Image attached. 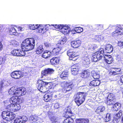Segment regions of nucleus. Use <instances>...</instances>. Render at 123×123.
Returning a JSON list of instances; mask_svg holds the SVG:
<instances>
[{"instance_id": "nucleus-56", "label": "nucleus", "mask_w": 123, "mask_h": 123, "mask_svg": "<svg viewBox=\"0 0 123 123\" xmlns=\"http://www.w3.org/2000/svg\"><path fill=\"white\" fill-rule=\"evenodd\" d=\"M29 28L31 30H35V25H30L29 26Z\"/></svg>"}, {"instance_id": "nucleus-38", "label": "nucleus", "mask_w": 123, "mask_h": 123, "mask_svg": "<svg viewBox=\"0 0 123 123\" xmlns=\"http://www.w3.org/2000/svg\"><path fill=\"white\" fill-rule=\"evenodd\" d=\"M83 63L85 64L88 65H89L90 63V62L89 58L86 57V58H85Z\"/></svg>"}, {"instance_id": "nucleus-42", "label": "nucleus", "mask_w": 123, "mask_h": 123, "mask_svg": "<svg viewBox=\"0 0 123 123\" xmlns=\"http://www.w3.org/2000/svg\"><path fill=\"white\" fill-rule=\"evenodd\" d=\"M50 119L52 123H58V122L57 121V119L55 118L54 117H52L50 118Z\"/></svg>"}, {"instance_id": "nucleus-64", "label": "nucleus", "mask_w": 123, "mask_h": 123, "mask_svg": "<svg viewBox=\"0 0 123 123\" xmlns=\"http://www.w3.org/2000/svg\"><path fill=\"white\" fill-rule=\"evenodd\" d=\"M119 45L120 46H123V42L120 41L118 42Z\"/></svg>"}, {"instance_id": "nucleus-52", "label": "nucleus", "mask_w": 123, "mask_h": 123, "mask_svg": "<svg viewBox=\"0 0 123 123\" xmlns=\"http://www.w3.org/2000/svg\"><path fill=\"white\" fill-rule=\"evenodd\" d=\"M7 81L4 80H3L1 82V85L2 86H3V85H4V86H5L7 85Z\"/></svg>"}, {"instance_id": "nucleus-62", "label": "nucleus", "mask_w": 123, "mask_h": 123, "mask_svg": "<svg viewBox=\"0 0 123 123\" xmlns=\"http://www.w3.org/2000/svg\"><path fill=\"white\" fill-rule=\"evenodd\" d=\"M76 68L78 69V66H77L76 65H74L71 67V69H74Z\"/></svg>"}, {"instance_id": "nucleus-15", "label": "nucleus", "mask_w": 123, "mask_h": 123, "mask_svg": "<svg viewBox=\"0 0 123 123\" xmlns=\"http://www.w3.org/2000/svg\"><path fill=\"white\" fill-rule=\"evenodd\" d=\"M53 94H52L47 93L45 94L43 96V99L45 102H47L52 99Z\"/></svg>"}, {"instance_id": "nucleus-21", "label": "nucleus", "mask_w": 123, "mask_h": 123, "mask_svg": "<svg viewBox=\"0 0 123 123\" xmlns=\"http://www.w3.org/2000/svg\"><path fill=\"white\" fill-rule=\"evenodd\" d=\"M68 56L69 59L75 61L78 58V55L76 54H67Z\"/></svg>"}, {"instance_id": "nucleus-26", "label": "nucleus", "mask_w": 123, "mask_h": 123, "mask_svg": "<svg viewBox=\"0 0 123 123\" xmlns=\"http://www.w3.org/2000/svg\"><path fill=\"white\" fill-rule=\"evenodd\" d=\"M68 72L65 71L61 74L60 75V77L62 79H65V78L68 76Z\"/></svg>"}, {"instance_id": "nucleus-55", "label": "nucleus", "mask_w": 123, "mask_h": 123, "mask_svg": "<svg viewBox=\"0 0 123 123\" xmlns=\"http://www.w3.org/2000/svg\"><path fill=\"white\" fill-rule=\"evenodd\" d=\"M45 46L47 48L49 47L51 45L50 43L48 42H45L44 43Z\"/></svg>"}, {"instance_id": "nucleus-49", "label": "nucleus", "mask_w": 123, "mask_h": 123, "mask_svg": "<svg viewBox=\"0 0 123 123\" xmlns=\"http://www.w3.org/2000/svg\"><path fill=\"white\" fill-rule=\"evenodd\" d=\"M20 119H22V122H23V123L28 120V118L26 116H23Z\"/></svg>"}, {"instance_id": "nucleus-2", "label": "nucleus", "mask_w": 123, "mask_h": 123, "mask_svg": "<svg viewBox=\"0 0 123 123\" xmlns=\"http://www.w3.org/2000/svg\"><path fill=\"white\" fill-rule=\"evenodd\" d=\"M85 95L84 92H78L75 95V101L78 106L80 105L84 102Z\"/></svg>"}, {"instance_id": "nucleus-39", "label": "nucleus", "mask_w": 123, "mask_h": 123, "mask_svg": "<svg viewBox=\"0 0 123 123\" xmlns=\"http://www.w3.org/2000/svg\"><path fill=\"white\" fill-rule=\"evenodd\" d=\"M120 104L118 103H116L113 106V108L115 109L114 110L116 111L118 110L119 108V106Z\"/></svg>"}, {"instance_id": "nucleus-29", "label": "nucleus", "mask_w": 123, "mask_h": 123, "mask_svg": "<svg viewBox=\"0 0 123 123\" xmlns=\"http://www.w3.org/2000/svg\"><path fill=\"white\" fill-rule=\"evenodd\" d=\"M50 62L52 65L57 64L59 62V61L56 58H53L50 60Z\"/></svg>"}, {"instance_id": "nucleus-16", "label": "nucleus", "mask_w": 123, "mask_h": 123, "mask_svg": "<svg viewBox=\"0 0 123 123\" xmlns=\"http://www.w3.org/2000/svg\"><path fill=\"white\" fill-rule=\"evenodd\" d=\"M105 110V107L103 106H99L96 109L95 112L98 114H100L102 113V112L104 111Z\"/></svg>"}, {"instance_id": "nucleus-54", "label": "nucleus", "mask_w": 123, "mask_h": 123, "mask_svg": "<svg viewBox=\"0 0 123 123\" xmlns=\"http://www.w3.org/2000/svg\"><path fill=\"white\" fill-rule=\"evenodd\" d=\"M42 56L45 58L49 57L50 56V54H42Z\"/></svg>"}, {"instance_id": "nucleus-47", "label": "nucleus", "mask_w": 123, "mask_h": 123, "mask_svg": "<svg viewBox=\"0 0 123 123\" xmlns=\"http://www.w3.org/2000/svg\"><path fill=\"white\" fill-rule=\"evenodd\" d=\"M66 42V39L63 38L60 41V43H58L57 44V46L59 45V44L62 45L63 44Z\"/></svg>"}, {"instance_id": "nucleus-20", "label": "nucleus", "mask_w": 123, "mask_h": 123, "mask_svg": "<svg viewBox=\"0 0 123 123\" xmlns=\"http://www.w3.org/2000/svg\"><path fill=\"white\" fill-rule=\"evenodd\" d=\"M35 51L36 54H41L43 53V49L42 46H39L37 47Z\"/></svg>"}, {"instance_id": "nucleus-48", "label": "nucleus", "mask_w": 123, "mask_h": 123, "mask_svg": "<svg viewBox=\"0 0 123 123\" xmlns=\"http://www.w3.org/2000/svg\"><path fill=\"white\" fill-rule=\"evenodd\" d=\"M106 103L108 105H110L114 104L113 101H111V100H108L107 99V101L106 102Z\"/></svg>"}, {"instance_id": "nucleus-61", "label": "nucleus", "mask_w": 123, "mask_h": 123, "mask_svg": "<svg viewBox=\"0 0 123 123\" xmlns=\"http://www.w3.org/2000/svg\"><path fill=\"white\" fill-rule=\"evenodd\" d=\"M43 54H45V53H49L50 54L52 53L50 51L48 50H45L43 52Z\"/></svg>"}, {"instance_id": "nucleus-33", "label": "nucleus", "mask_w": 123, "mask_h": 123, "mask_svg": "<svg viewBox=\"0 0 123 123\" xmlns=\"http://www.w3.org/2000/svg\"><path fill=\"white\" fill-rule=\"evenodd\" d=\"M66 85H67V86L68 88H69L71 90L72 89V88L73 87V83L72 82H67Z\"/></svg>"}, {"instance_id": "nucleus-22", "label": "nucleus", "mask_w": 123, "mask_h": 123, "mask_svg": "<svg viewBox=\"0 0 123 123\" xmlns=\"http://www.w3.org/2000/svg\"><path fill=\"white\" fill-rule=\"evenodd\" d=\"M122 115V111L120 110L118 113L114 114V115L113 117L114 118H116L117 119H119L121 117Z\"/></svg>"}, {"instance_id": "nucleus-59", "label": "nucleus", "mask_w": 123, "mask_h": 123, "mask_svg": "<svg viewBox=\"0 0 123 123\" xmlns=\"http://www.w3.org/2000/svg\"><path fill=\"white\" fill-rule=\"evenodd\" d=\"M42 26V25H39V24H36L35 25V30L37 29L38 28L40 27H41Z\"/></svg>"}, {"instance_id": "nucleus-5", "label": "nucleus", "mask_w": 123, "mask_h": 123, "mask_svg": "<svg viewBox=\"0 0 123 123\" xmlns=\"http://www.w3.org/2000/svg\"><path fill=\"white\" fill-rule=\"evenodd\" d=\"M113 50V48L112 46L110 44H108L106 45L105 50L103 48H100L98 49L95 53L97 54L110 53L112 52Z\"/></svg>"}, {"instance_id": "nucleus-19", "label": "nucleus", "mask_w": 123, "mask_h": 123, "mask_svg": "<svg viewBox=\"0 0 123 123\" xmlns=\"http://www.w3.org/2000/svg\"><path fill=\"white\" fill-rule=\"evenodd\" d=\"M100 83V81L98 80H93L90 82L89 85L91 86H96L99 85Z\"/></svg>"}, {"instance_id": "nucleus-7", "label": "nucleus", "mask_w": 123, "mask_h": 123, "mask_svg": "<svg viewBox=\"0 0 123 123\" xmlns=\"http://www.w3.org/2000/svg\"><path fill=\"white\" fill-rule=\"evenodd\" d=\"M11 76L12 78L16 79H18L24 76L23 73L20 71H15L12 72Z\"/></svg>"}, {"instance_id": "nucleus-40", "label": "nucleus", "mask_w": 123, "mask_h": 123, "mask_svg": "<svg viewBox=\"0 0 123 123\" xmlns=\"http://www.w3.org/2000/svg\"><path fill=\"white\" fill-rule=\"evenodd\" d=\"M111 119V117L110 116V114L109 113H107L106 114V117L105 120L106 121L108 122Z\"/></svg>"}, {"instance_id": "nucleus-50", "label": "nucleus", "mask_w": 123, "mask_h": 123, "mask_svg": "<svg viewBox=\"0 0 123 123\" xmlns=\"http://www.w3.org/2000/svg\"><path fill=\"white\" fill-rule=\"evenodd\" d=\"M66 112L71 114H73V113L71 111L70 106H68L67 107Z\"/></svg>"}, {"instance_id": "nucleus-13", "label": "nucleus", "mask_w": 123, "mask_h": 123, "mask_svg": "<svg viewBox=\"0 0 123 123\" xmlns=\"http://www.w3.org/2000/svg\"><path fill=\"white\" fill-rule=\"evenodd\" d=\"M61 47L60 46H58L54 48L52 52V54H58L59 53H62L63 52L61 51Z\"/></svg>"}, {"instance_id": "nucleus-24", "label": "nucleus", "mask_w": 123, "mask_h": 123, "mask_svg": "<svg viewBox=\"0 0 123 123\" xmlns=\"http://www.w3.org/2000/svg\"><path fill=\"white\" fill-rule=\"evenodd\" d=\"M20 106L19 104L16 103L14 104L13 105V111H14L18 110L20 108Z\"/></svg>"}, {"instance_id": "nucleus-44", "label": "nucleus", "mask_w": 123, "mask_h": 123, "mask_svg": "<svg viewBox=\"0 0 123 123\" xmlns=\"http://www.w3.org/2000/svg\"><path fill=\"white\" fill-rule=\"evenodd\" d=\"M75 51L74 49H70L69 50L67 51V54H69L70 53H71V54H73L75 53Z\"/></svg>"}, {"instance_id": "nucleus-41", "label": "nucleus", "mask_w": 123, "mask_h": 123, "mask_svg": "<svg viewBox=\"0 0 123 123\" xmlns=\"http://www.w3.org/2000/svg\"><path fill=\"white\" fill-rule=\"evenodd\" d=\"M14 123H23V122H22V119L20 118H17L14 120Z\"/></svg>"}, {"instance_id": "nucleus-36", "label": "nucleus", "mask_w": 123, "mask_h": 123, "mask_svg": "<svg viewBox=\"0 0 123 123\" xmlns=\"http://www.w3.org/2000/svg\"><path fill=\"white\" fill-rule=\"evenodd\" d=\"M94 48H90L89 49L87 50V51L86 52V53H94L95 54L96 53V54H97V53H95L96 52H94L95 51H94Z\"/></svg>"}, {"instance_id": "nucleus-53", "label": "nucleus", "mask_w": 123, "mask_h": 123, "mask_svg": "<svg viewBox=\"0 0 123 123\" xmlns=\"http://www.w3.org/2000/svg\"><path fill=\"white\" fill-rule=\"evenodd\" d=\"M93 78L95 79H98L99 78V75L98 74L95 73L93 74Z\"/></svg>"}, {"instance_id": "nucleus-32", "label": "nucleus", "mask_w": 123, "mask_h": 123, "mask_svg": "<svg viewBox=\"0 0 123 123\" xmlns=\"http://www.w3.org/2000/svg\"><path fill=\"white\" fill-rule=\"evenodd\" d=\"M114 98L115 96L114 94L111 93H109L108 94L107 97V99L108 100H110L111 101H113Z\"/></svg>"}, {"instance_id": "nucleus-25", "label": "nucleus", "mask_w": 123, "mask_h": 123, "mask_svg": "<svg viewBox=\"0 0 123 123\" xmlns=\"http://www.w3.org/2000/svg\"><path fill=\"white\" fill-rule=\"evenodd\" d=\"M9 32L12 35H15L16 33V31L14 27H12L9 29Z\"/></svg>"}, {"instance_id": "nucleus-58", "label": "nucleus", "mask_w": 123, "mask_h": 123, "mask_svg": "<svg viewBox=\"0 0 123 123\" xmlns=\"http://www.w3.org/2000/svg\"><path fill=\"white\" fill-rule=\"evenodd\" d=\"M114 118L113 120V123H117L119 121V119H117L116 118Z\"/></svg>"}, {"instance_id": "nucleus-12", "label": "nucleus", "mask_w": 123, "mask_h": 123, "mask_svg": "<svg viewBox=\"0 0 123 123\" xmlns=\"http://www.w3.org/2000/svg\"><path fill=\"white\" fill-rule=\"evenodd\" d=\"M70 28L68 26L65 25L61 31L64 35H67L70 32Z\"/></svg>"}, {"instance_id": "nucleus-60", "label": "nucleus", "mask_w": 123, "mask_h": 123, "mask_svg": "<svg viewBox=\"0 0 123 123\" xmlns=\"http://www.w3.org/2000/svg\"><path fill=\"white\" fill-rule=\"evenodd\" d=\"M110 73H111L112 74L114 75H116L117 74H119L118 73H117V72H116V71L115 72V71H110Z\"/></svg>"}, {"instance_id": "nucleus-43", "label": "nucleus", "mask_w": 123, "mask_h": 123, "mask_svg": "<svg viewBox=\"0 0 123 123\" xmlns=\"http://www.w3.org/2000/svg\"><path fill=\"white\" fill-rule=\"evenodd\" d=\"M14 104H11L8 105L6 107V109L11 110L13 111V105Z\"/></svg>"}, {"instance_id": "nucleus-9", "label": "nucleus", "mask_w": 123, "mask_h": 123, "mask_svg": "<svg viewBox=\"0 0 123 123\" xmlns=\"http://www.w3.org/2000/svg\"><path fill=\"white\" fill-rule=\"evenodd\" d=\"M20 99L17 96L13 97L10 99V103L13 104L17 103L18 102V103H20Z\"/></svg>"}, {"instance_id": "nucleus-57", "label": "nucleus", "mask_w": 123, "mask_h": 123, "mask_svg": "<svg viewBox=\"0 0 123 123\" xmlns=\"http://www.w3.org/2000/svg\"><path fill=\"white\" fill-rule=\"evenodd\" d=\"M64 26L65 25H58V29L61 30H61H62V29H63V28Z\"/></svg>"}, {"instance_id": "nucleus-17", "label": "nucleus", "mask_w": 123, "mask_h": 123, "mask_svg": "<svg viewBox=\"0 0 123 123\" xmlns=\"http://www.w3.org/2000/svg\"><path fill=\"white\" fill-rule=\"evenodd\" d=\"M105 59L106 62L108 64H110L111 62V55L105 54L103 55Z\"/></svg>"}, {"instance_id": "nucleus-14", "label": "nucleus", "mask_w": 123, "mask_h": 123, "mask_svg": "<svg viewBox=\"0 0 123 123\" xmlns=\"http://www.w3.org/2000/svg\"><path fill=\"white\" fill-rule=\"evenodd\" d=\"M102 57V55L100 54H94L93 55L92 58V61L94 62H97L101 59Z\"/></svg>"}, {"instance_id": "nucleus-8", "label": "nucleus", "mask_w": 123, "mask_h": 123, "mask_svg": "<svg viewBox=\"0 0 123 123\" xmlns=\"http://www.w3.org/2000/svg\"><path fill=\"white\" fill-rule=\"evenodd\" d=\"M30 120L32 122L36 123H41L43 121L42 118L37 116H31L30 117Z\"/></svg>"}, {"instance_id": "nucleus-23", "label": "nucleus", "mask_w": 123, "mask_h": 123, "mask_svg": "<svg viewBox=\"0 0 123 123\" xmlns=\"http://www.w3.org/2000/svg\"><path fill=\"white\" fill-rule=\"evenodd\" d=\"M78 123H88L89 121L88 119H77Z\"/></svg>"}, {"instance_id": "nucleus-63", "label": "nucleus", "mask_w": 123, "mask_h": 123, "mask_svg": "<svg viewBox=\"0 0 123 123\" xmlns=\"http://www.w3.org/2000/svg\"><path fill=\"white\" fill-rule=\"evenodd\" d=\"M115 69V72H117V73H118L121 71V69L120 68H114Z\"/></svg>"}, {"instance_id": "nucleus-51", "label": "nucleus", "mask_w": 123, "mask_h": 123, "mask_svg": "<svg viewBox=\"0 0 123 123\" xmlns=\"http://www.w3.org/2000/svg\"><path fill=\"white\" fill-rule=\"evenodd\" d=\"M60 83V82H59L57 80H55L54 81L53 84V85L54 86H56L59 85Z\"/></svg>"}, {"instance_id": "nucleus-45", "label": "nucleus", "mask_w": 123, "mask_h": 123, "mask_svg": "<svg viewBox=\"0 0 123 123\" xmlns=\"http://www.w3.org/2000/svg\"><path fill=\"white\" fill-rule=\"evenodd\" d=\"M17 42L14 40H13L11 41L10 45H12L13 46H16L17 45Z\"/></svg>"}, {"instance_id": "nucleus-3", "label": "nucleus", "mask_w": 123, "mask_h": 123, "mask_svg": "<svg viewBox=\"0 0 123 123\" xmlns=\"http://www.w3.org/2000/svg\"><path fill=\"white\" fill-rule=\"evenodd\" d=\"M37 83L38 84L37 89L41 92H45L48 90V88L46 86L48 84V82L42 80H38Z\"/></svg>"}, {"instance_id": "nucleus-6", "label": "nucleus", "mask_w": 123, "mask_h": 123, "mask_svg": "<svg viewBox=\"0 0 123 123\" xmlns=\"http://www.w3.org/2000/svg\"><path fill=\"white\" fill-rule=\"evenodd\" d=\"M8 92L10 95L15 96L18 97L21 95V94L20 92L18 89L14 87H11L9 90Z\"/></svg>"}, {"instance_id": "nucleus-31", "label": "nucleus", "mask_w": 123, "mask_h": 123, "mask_svg": "<svg viewBox=\"0 0 123 123\" xmlns=\"http://www.w3.org/2000/svg\"><path fill=\"white\" fill-rule=\"evenodd\" d=\"M74 29L75 31L78 33L82 32L83 30V28L80 27H75Z\"/></svg>"}, {"instance_id": "nucleus-30", "label": "nucleus", "mask_w": 123, "mask_h": 123, "mask_svg": "<svg viewBox=\"0 0 123 123\" xmlns=\"http://www.w3.org/2000/svg\"><path fill=\"white\" fill-rule=\"evenodd\" d=\"M19 92L21 93V95L22 96L25 94L26 93V89L24 87H21L18 89Z\"/></svg>"}, {"instance_id": "nucleus-11", "label": "nucleus", "mask_w": 123, "mask_h": 123, "mask_svg": "<svg viewBox=\"0 0 123 123\" xmlns=\"http://www.w3.org/2000/svg\"><path fill=\"white\" fill-rule=\"evenodd\" d=\"M54 71V70L52 69L48 68L42 71V74L44 75L47 76L48 74H52Z\"/></svg>"}, {"instance_id": "nucleus-4", "label": "nucleus", "mask_w": 123, "mask_h": 123, "mask_svg": "<svg viewBox=\"0 0 123 123\" xmlns=\"http://www.w3.org/2000/svg\"><path fill=\"white\" fill-rule=\"evenodd\" d=\"M2 116L3 119L7 121H10L14 118L15 115L13 112L10 111H5L2 112Z\"/></svg>"}, {"instance_id": "nucleus-34", "label": "nucleus", "mask_w": 123, "mask_h": 123, "mask_svg": "<svg viewBox=\"0 0 123 123\" xmlns=\"http://www.w3.org/2000/svg\"><path fill=\"white\" fill-rule=\"evenodd\" d=\"M101 36H96L94 38V40L96 42H99L101 40Z\"/></svg>"}, {"instance_id": "nucleus-28", "label": "nucleus", "mask_w": 123, "mask_h": 123, "mask_svg": "<svg viewBox=\"0 0 123 123\" xmlns=\"http://www.w3.org/2000/svg\"><path fill=\"white\" fill-rule=\"evenodd\" d=\"M116 28L118 31L119 35L123 34V28H122L121 25H118L117 26Z\"/></svg>"}, {"instance_id": "nucleus-10", "label": "nucleus", "mask_w": 123, "mask_h": 123, "mask_svg": "<svg viewBox=\"0 0 123 123\" xmlns=\"http://www.w3.org/2000/svg\"><path fill=\"white\" fill-rule=\"evenodd\" d=\"M81 43V41L79 40L73 41L71 43V46L74 48H77L80 45Z\"/></svg>"}, {"instance_id": "nucleus-27", "label": "nucleus", "mask_w": 123, "mask_h": 123, "mask_svg": "<svg viewBox=\"0 0 123 123\" xmlns=\"http://www.w3.org/2000/svg\"><path fill=\"white\" fill-rule=\"evenodd\" d=\"M73 120L70 117L66 118L63 122V123H73Z\"/></svg>"}, {"instance_id": "nucleus-35", "label": "nucleus", "mask_w": 123, "mask_h": 123, "mask_svg": "<svg viewBox=\"0 0 123 123\" xmlns=\"http://www.w3.org/2000/svg\"><path fill=\"white\" fill-rule=\"evenodd\" d=\"M79 69L76 68L74 69H71V72L72 74L74 75H76L78 74Z\"/></svg>"}, {"instance_id": "nucleus-37", "label": "nucleus", "mask_w": 123, "mask_h": 123, "mask_svg": "<svg viewBox=\"0 0 123 123\" xmlns=\"http://www.w3.org/2000/svg\"><path fill=\"white\" fill-rule=\"evenodd\" d=\"M111 35L113 36H117L119 35H120L118 33V31L117 30V28L115 31L113 32L112 33Z\"/></svg>"}, {"instance_id": "nucleus-1", "label": "nucleus", "mask_w": 123, "mask_h": 123, "mask_svg": "<svg viewBox=\"0 0 123 123\" xmlns=\"http://www.w3.org/2000/svg\"><path fill=\"white\" fill-rule=\"evenodd\" d=\"M35 45V40L33 38H27L23 42L22 44V49H14L11 51V54H25V51L32 49H34Z\"/></svg>"}, {"instance_id": "nucleus-18", "label": "nucleus", "mask_w": 123, "mask_h": 123, "mask_svg": "<svg viewBox=\"0 0 123 123\" xmlns=\"http://www.w3.org/2000/svg\"><path fill=\"white\" fill-rule=\"evenodd\" d=\"M90 74V72L88 71L85 70L82 72L81 76L85 78L89 77Z\"/></svg>"}, {"instance_id": "nucleus-46", "label": "nucleus", "mask_w": 123, "mask_h": 123, "mask_svg": "<svg viewBox=\"0 0 123 123\" xmlns=\"http://www.w3.org/2000/svg\"><path fill=\"white\" fill-rule=\"evenodd\" d=\"M40 27V29H39L38 31L39 33H43L44 32L45 29L43 28L42 25L41 27Z\"/></svg>"}]
</instances>
